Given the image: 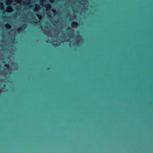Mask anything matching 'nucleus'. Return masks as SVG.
<instances>
[{
  "instance_id": "8",
  "label": "nucleus",
  "mask_w": 153,
  "mask_h": 153,
  "mask_svg": "<svg viewBox=\"0 0 153 153\" xmlns=\"http://www.w3.org/2000/svg\"><path fill=\"white\" fill-rule=\"evenodd\" d=\"M8 26L9 27H10V25H8Z\"/></svg>"
},
{
  "instance_id": "1",
  "label": "nucleus",
  "mask_w": 153,
  "mask_h": 153,
  "mask_svg": "<svg viewBox=\"0 0 153 153\" xmlns=\"http://www.w3.org/2000/svg\"><path fill=\"white\" fill-rule=\"evenodd\" d=\"M78 23L76 22H73L71 23V26L73 27H75L77 25Z\"/></svg>"
},
{
  "instance_id": "7",
  "label": "nucleus",
  "mask_w": 153,
  "mask_h": 153,
  "mask_svg": "<svg viewBox=\"0 0 153 153\" xmlns=\"http://www.w3.org/2000/svg\"><path fill=\"white\" fill-rule=\"evenodd\" d=\"M54 0H50V1L51 2H53Z\"/></svg>"
},
{
  "instance_id": "3",
  "label": "nucleus",
  "mask_w": 153,
  "mask_h": 153,
  "mask_svg": "<svg viewBox=\"0 0 153 153\" xmlns=\"http://www.w3.org/2000/svg\"><path fill=\"white\" fill-rule=\"evenodd\" d=\"M46 7L48 8H50L51 6L50 4H48L46 5Z\"/></svg>"
},
{
  "instance_id": "4",
  "label": "nucleus",
  "mask_w": 153,
  "mask_h": 153,
  "mask_svg": "<svg viewBox=\"0 0 153 153\" xmlns=\"http://www.w3.org/2000/svg\"><path fill=\"white\" fill-rule=\"evenodd\" d=\"M5 66L7 68H8L9 67V65L8 64L5 65Z\"/></svg>"
},
{
  "instance_id": "6",
  "label": "nucleus",
  "mask_w": 153,
  "mask_h": 153,
  "mask_svg": "<svg viewBox=\"0 0 153 153\" xmlns=\"http://www.w3.org/2000/svg\"><path fill=\"white\" fill-rule=\"evenodd\" d=\"M52 11L54 13H56V11L55 10H52Z\"/></svg>"
},
{
  "instance_id": "5",
  "label": "nucleus",
  "mask_w": 153,
  "mask_h": 153,
  "mask_svg": "<svg viewBox=\"0 0 153 153\" xmlns=\"http://www.w3.org/2000/svg\"><path fill=\"white\" fill-rule=\"evenodd\" d=\"M36 6L39 9L40 8V7L39 5H37Z\"/></svg>"
},
{
  "instance_id": "10",
  "label": "nucleus",
  "mask_w": 153,
  "mask_h": 153,
  "mask_svg": "<svg viewBox=\"0 0 153 153\" xmlns=\"http://www.w3.org/2000/svg\"><path fill=\"white\" fill-rule=\"evenodd\" d=\"M36 15L37 16H38V15L37 14H36Z\"/></svg>"
},
{
  "instance_id": "2",
  "label": "nucleus",
  "mask_w": 153,
  "mask_h": 153,
  "mask_svg": "<svg viewBox=\"0 0 153 153\" xmlns=\"http://www.w3.org/2000/svg\"><path fill=\"white\" fill-rule=\"evenodd\" d=\"M23 30V28L22 27H20L18 28V31L19 32H20V31L22 30Z\"/></svg>"
},
{
  "instance_id": "9",
  "label": "nucleus",
  "mask_w": 153,
  "mask_h": 153,
  "mask_svg": "<svg viewBox=\"0 0 153 153\" xmlns=\"http://www.w3.org/2000/svg\"><path fill=\"white\" fill-rule=\"evenodd\" d=\"M25 25H22V26H23V27H24V26Z\"/></svg>"
}]
</instances>
